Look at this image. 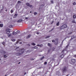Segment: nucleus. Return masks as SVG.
<instances>
[{
  "instance_id": "1",
  "label": "nucleus",
  "mask_w": 76,
  "mask_h": 76,
  "mask_svg": "<svg viewBox=\"0 0 76 76\" xmlns=\"http://www.w3.org/2000/svg\"><path fill=\"white\" fill-rule=\"evenodd\" d=\"M67 25L66 24H64L63 25H62L60 28V29L61 30L62 29H64V28H67Z\"/></svg>"
},
{
  "instance_id": "2",
  "label": "nucleus",
  "mask_w": 76,
  "mask_h": 76,
  "mask_svg": "<svg viewBox=\"0 0 76 76\" xmlns=\"http://www.w3.org/2000/svg\"><path fill=\"white\" fill-rule=\"evenodd\" d=\"M26 5H27V6H28V7H30L31 9L33 8L34 7V6H33V5H30V4H29V3H26Z\"/></svg>"
},
{
  "instance_id": "3",
  "label": "nucleus",
  "mask_w": 76,
  "mask_h": 76,
  "mask_svg": "<svg viewBox=\"0 0 76 76\" xmlns=\"http://www.w3.org/2000/svg\"><path fill=\"white\" fill-rule=\"evenodd\" d=\"M24 51L25 50L24 49H21L19 50L20 53V54H22L23 53H24Z\"/></svg>"
},
{
  "instance_id": "4",
  "label": "nucleus",
  "mask_w": 76,
  "mask_h": 76,
  "mask_svg": "<svg viewBox=\"0 0 76 76\" xmlns=\"http://www.w3.org/2000/svg\"><path fill=\"white\" fill-rule=\"evenodd\" d=\"M63 72H66V71H67V67L66 66L64 67L63 69Z\"/></svg>"
},
{
  "instance_id": "5",
  "label": "nucleus",
  "mask_w": 76,
  "mask_h": 76,
  "mask_svg": "<svg viewBox=\"0 0 76 76\" xmlns=\"http://www.w3.org/2000/svg\"><path fill=\"white\" fill-rule=\"evenodd\" d=\"M22 21H23V20H22V19H20L18 21H17V23H21V22H22Z\"/></svg>"
},
{
  "instance_id": "6",
  "label": "nucleus",
  "mask_w": 76,
  "mask_h": 76,
  "mask_svg": "<svg viewBox=\"0 0 76 76\" xmlns=\"http://www.w3.org/2000/svg\"><path fill=\"white\" fill-rule=\"evenodd\" d=\"M71 61L72 62V63H75L76 61V59H72L71 60Z\"/></svg>"
},
{
  "instance_id": "7",
  "label": "nucleus",
  "mask_w": 76,
  "mask_h": 76,
  "mask_svg": "<svg viewBox=\"0 0 76 76\" xmlns=\"http://www.w3.org/2000/svg\"><path fill=\"white\" fill-rule=\"evenodd\" d=\"M0 53H4V54H5L6 53V52L3 50H0Z\"/></svg>"
},
{
  "instance_id": "8",
  "label": "nucleus",
  "mask_w": 76,
  "mask_h": 76,
  "mask_svg": "<svg viewBox=\"0 0 76 76\" xmlns=\"http://www.w3.org/2000/svg\"><path fill=\"white\" fill-rule=\"evenodd\" d=\"M31 37V34H29L28 36L26 37V38L27 39H28V38H30Z\"/></svg>"
},
{
  "instance_id": "9",
  "label": "nucleus",
  "mask_w": 76,
  "mask_h": 76,
  "mask_svg": "<svg viewBox=\"0 0 76 76\" xmlns=\"http://www.w3.org/2000/svg\"><path fill=\"white\" fill-rule=\"evenodd\" d=\"M12 34L13 35H16V32H15V31H14L12 33Z\"/></svg>"
},
{
  "instance_id": "10",
  "label": "nucleus",
  "mask_w": 76,
  "mask_h": 76,
  "mask_svg": "<svg viewBox=\"0 0 76 76\" xmlns=\"http://www.w3.org/2000/svg\"><path fill=\"white\" fill-rule=\"evenodd\" d=\"M17 15L16 14H15L14 16H13V18H15L17 17Z\"/></svg>"
},
{
  "instance_id": "11",
  "label": "nucleus",
  "mask_w": 76,
  "mask_h": 76,
  "mask_svg": "<svg viewBox=\"0 0 76 76\" xmlns=\"http://www.w3.org/2000/svg\"><path fill=\"white\" fill-rule=\"evenodd\" d=\"M3 24H0V27H1V28H3Z\"/></svg>"
},
{
  "instance_id": "12",
  "label": "nucleus",
  "mask_w": 76,
  "mask_h": 76,
  "mask_svg": "<svg viewBox=\"0 0 76 76\" xmlns=\"http://www.w3.org/2000/svg\"><path fill=\"white\" fill-rule=\"evenodd\" d=\"M38 48L37 47L35 46L33 47V48H34V49H37V48Z\"/></svg>"
},
{
  "instance_id": "13",
  "label": "nucleus",
  "mask_w": 76,
  "mask_h": 76,
  "mask_svg": "<svg viewBox=\"0 0 76 76\" xmlns=\"http://www.w3.org/2000/svg\"><path fill=\"white\" fill-rule=\"evenodd\" d=\"M59 23H60V22H58V23H57L56 24V25H57V26H59Z\"/></svg>"
},
{
  "instance_id": "14",
  "label": "nucleus",
  "mask_w": 76,
  "mask_h": 76,
  "mask_svg": "<svg viewBox=\"0 0 76 76\" xmlns=\"http://www.w3.org/2000/svg\"><path fill=\"white\" fill-rule=\"evenodd\" d=\"M64 56V55H62L60 57L61 58H63V57Z\"/></svg>"
},
{
  "instance_id": "15",
  "label": "nucleus",
  "mask_w": 76,
  "mask_h": 76,
  "mask_svg": "<svg viewBox=\"0 0 76 76\" xmlns=\"http://www.w3.org/2000/svg\"><path fill=\"white\" fill-rule=\"evenodd\" d=\"M31 45H36V44H35L34 43H31Z\"/></svg>"
},
{
  "instance_id": "16",
  "label": "nucleus",
  "mask_w": 76,
  "mask_h": 76,
  "mask_svg": "<svg viewBox=\"0 0 76 76\" xmlns=\"http://www.w3.org/2000/svg\"><path fill=\"white\" fill-rule=\"evenodd\" d=\"M44 59V56H43L42 58H41L40 60H42V59Z\"/></svg>"
},
{
  "instance_id": "17",
  "label": "nucleus",
  "mask_w": 76,
  "mask_h": 76,
  "mask_svg": "<svg viewBox=\"0 0 76 76\" xmlns=\"http://www.w3.org/2000/svg\"><path fill=\"white\" fill-rule=\"evenodd\" d=\"M56 75H59L60 74V72H57L56 73Z\"/></svg>"
},
{
  "instance_id": "18",
  "label": "nucleus",
  "mask_w": 76,
  "mask_h": 76,
  "mask_svg": "<svg viewBox=\"0 0 76 76\" xmlns=\"http://www.w3.org/2000/svg\"><path fill=\"white\" fill-rule=\"evenodd\" d=\"M19 31H18L16 32H15V33H16V34H18V33H19Z\"/></svg>"
},
{
  "instance_id": "19",
  "label": "nucleus",
  "mask_w": 76,
  "mask_h": 76,
  "mask_svg": "<svg viewBox=\"0 0 76 76\" xmlns=\"http://www.w3.org/2000/svg\"><path fill=\"white\" fill-rule=\"evenodd\" d=\"M76 16L75 15H74L73 16V19H75V18H76Z\"/></svg>"
},
{
  "instance_id": "20",
  "label": "nucleus",
  "mask_w": 76,
  "mask_h": 76,
  "mask_svg": "<svg viewBox=\"0 0 76 76\" xmlns=\"http://www.w3.org/2000/svg\"><path fill=\"white\" fill-rule=\"evenodd\" d=\"M11 35H12V34H8V37H10Z\"/></svg>"
},
{
  "instance_id": "21",
  "label": "nucleus",
  "mask_w": 76,
  "mask_h": 76,
  "mask_svg": "<svg viewBox=\"0 0 76 76\" xmlns=\"http://www.w3.org/2000/svg\"><path fill=\"white\" fill-rule=\"evenodd\" d=\"M6 31L7 32H9L10 31H9V29H7L6 30Z\"/></svg>"
},
{
  "instance_id": "22",
  "label": "nucleus",
  "mask_w": 76,
  "mask_h": 76,
  "mask_svg": "<svg viewBox=\"0 0 76 76\" xmlns=\"http://www.w3.org/2000/svg\"><path fill=\"white\" fill-rule=\"evenodd\" d=\"M34 15H37V13L36 12H35L34 13Z\"/></svg>"
},
{
  "instance_id": "23",
  "label": "nucleus",
  "mask_w": 76,
  "mask_h": 76,
  "mask_svg": "<svg viewBox=\"0 0 76 76\" xmlns=\"http://www.w3.org/2000/svg\"><path fill=\"white\" fill-rule=\"evenodd\" d=\"M73 4V5H76V3L75 2H74L73 4Z\"/></svg>"
},
{
  "instance_id": "24",
  "label": "nucleus",
  "mask_w": 76,
  "mask_h": 76,
  "mask_svg": "<svg viewBox=\"0 0 76 76\" xmlns=\"http://www.w3.org/2000/svg\"><path fill=\"white\" fill-rule=\"evenodd\" d=\"M75 38V37H73V36H72V37H71V39H73V38Z\"/></svg>"
},
{
  "instance_id": "25",
  "label": "nucleus",
  "mask_w": 76,
  "mask_h": 76,
  "mask_svg": "<svg viewBox=\"0 0 76 76\" xmlns=\"http://www.w3.org/2000/svg\"><path fill=\"white\" fill-rule=\"evenodd\" d=\"M26 51L27 53H29V52H31V51H29V50H27Z\"/></svg>"
},
{
  "instance_id": "26",
  "label": "nucleus",
  "mask_w": 76,
  "mask_h": 76,
  "mask_svg": "<svg viewBox=\"0 0 76 76\" xmlns=\"http://www.w3.org/2000/svg\"><path fill=\"white\" fill-rule=\"evenodd\" d=\"M9 28H12V25H10L9 26Z\"/></svg>"
},
{
  "instance_id": "27",
  "label": "nucleus",
  "mask_w": 76,
  "mask_h": 76,
  "mask_svg": "<svg viewBox=\"0 0 76 76\" xmlns=\"http://www.w3.org/2000/svg\"><path fill=\"white\" fill-rule=\"evenodd\" d=\"M68 47H69V45H67L66 48H65V49H67V48Z\"/></svg>"
},
{
  "instance_id": "28",
  "label": "nucleus",
  "mask_w": 76,
  "mask_h": 76,
  "mask_svg": "<svg viewBox=\"0 0 76 76\" xmlns=\"http://www.w3.org/2000/svg\"><path fill=\"white\" fill-rule=\"evenodd\" d=\"M21 3V1H18V4H19V3Z\"/></svg>"
},
{
  "instance_id": "29",
  "label": "nucleus",
  "mask_w": 76,
  "mask_h": 76,
  "mask_svg": "<svg viewBox=\"0 0 76 76\" xmlns=\"http://www.w3.org/2000/svg\"><path fill=\"white\" fill-rule=\"evenodd\" d=\"M72 23H75V20H74L72 21Z\"/></svg>"
},
{
  "instance_id": "30",
  "label": "nucleus",
  "mask_w": 76,
  "mask_h": 76,
  "mask_svg": "<svg viewBox=\"0 0 76 76\" xmlns=\"http://www.w3.org/2000/svg\"><path fill=\"white\" fill-rule=\"evenodd\" d=\"M7 57V56H6V55H4V58H6V57Z\"/></svg>"
},
{
  "instance_id": "31",
  "label": "nucleus",
  "mask_w": 76,
  "mask_h": 76,
  "mask_svg": "<svg viewBox=\"0 0 76 76\" xmlns=\"http://www.w3.org/2000/svg\"><path fill=\"white\" fill-rule=\"evenodd\" d=\"M40 47H43V45H40Z\"/></svg>"
},
{
  "instance_id": "32",
  "label": "nucleus",
  "mask_w": 76,
  "mask_h": 76,
  "mask_svg": "<svg viewBox=\"0 0 76 76\" xmlns=\"http://www.w3.org/2000/svg\"><path fill=\"white\" fill-rule=\"evenodd\" d=\"M10 31H7L6 32V33H7V34H9V33H10Z\"/></svg>"
},
{
  "instance_id": "33",
  "label": "nucleus",
  "mask_w": 76,
  "mask_h": 76,
  "mask_svg": "<svg viewBox=\"0 0 76 76\" xmlns=\"http://www.w3.org/2000/svg\"><path fill=\"white\" fill-rule=\"evenodd\" d=\"M48 46H50V45H51V44L50 43H48Z\"/></svg>"
},
{
  "instance_id": "34",
  "label": "nucleus",
  "mask_w": 76,
  "mask_h": 76,
  "mask_svg": "<svg viewBox=\"0 0 76 76\" xmlns=\"http://www.w3.org/2000/svg\"><path fill=\"white\" fill-rule=\"evenodd\" d=\"M11 13H13V10H11Z\"/></svg>"
},
{
  "instance_id": "35",
  "label": "nucleus",
  "mask_w": 76,
  "mask_h": 76,
  "mask_svg": "<svg viewBox=\"0 0 76 76\" xmlns=\"http://www.w3.org/2000/svg\"><path fill=\"white\" fill-rule=\"evenodd\" d=\"M52 42H55V40H52Z\"/></svg>"
},
{
  "instance_id": "36",
  "label": "nucleus",
  "mask_w": 76,
  "mask_h": 76,
  "mask_svg": "<svg viewBox=\"0 0 76 76\" xmlns=\"http://www.w3.org/2000/svg\"><path fill=\"white\" fill-rule=\"evenodd\" d=\"M58 39H56V40L57 42H58Z\"/></svg>"
},
{
  "instance_id": "37",
  "label": "nucleus",
  "mask_w": 76,
  "mask_h": 76,
  "mask_svg": "<svg viewBox=\"0 0 76 76\" xmlns=\"http://www.w3.org/2000/svg\"><path fill=\"white\" fill-rule=\"evenodd\" d=\"M47 62H45L44 63V64L46 65V64H47Z\"/></svg>"
},
{
  "instance_id": "38",
  "label": "nucleus",
  "mask_w": 76,
  "mask_h": 76,
  "mask_svg": "<svg viewBox=\"0 0 76 76\" xmlns=\"http://www.w3.org/2000/svg\"><path fill=\"white\" fill-rule=\"evenodd\" d=\"M51 1V3H53V1Z\"/></svg>"
},
{
  "instance_id": "39",
  "label": "nucleus",
  "mask_w": 76,
  "mask_h": 76,
  "mask_svg": "<svg viewBox=\"0 0 76 76\" xmlns=\"http://www.w3.org/2000/svg\"><path fill=\"white\" fill-rule=\"evenodd\" d=\"M53 29H54V28H53V29H51V30L50 31V32H51V31H53Z\"/></svg>"
},
{
  "instance_id": "40",
  "label": "nucleus",
  "mask_w": 76,
  "mask_h": 76,
  "mask_svg": "<svg viewBox=\"0 0 76 76\" xmlns=\"http://www.w3.org/2000/svg\"><path fill=\"white\" fill-rule=\"evenodd\" d=\"M53 29H54V28H53V29H51V30L50 31V32H51V31H53Z\"/></svg>"
},
{
  "instance_id": "41",
  "label": "nucleus",
  "mask_w": 76,
  "mask_h": 76,
  "mask_svg": "<svg viewBox=\"0 0 76 76\" xmlns=\"http://www.w3.org/2000/svg\"><path fill=\"white\" fill-rule=\"evenodd\" d=\"M37 47H40V45H37Z\"/></svg>"
},
{
  "instance_id": "42",
  "label": "nucleus",
  "mask_w": 76,
  "mask_h": 76,
  "mask_svg": "<svg viewBox=\"0 0 76 76\" xmlns=\"http://www.w3.org/2000/svg\"><path fill=\"white\" fill-rule=\"evenodd\" d=\"M73 57H76V55H74Z\"/></svg>"
},
{
  "instance_id": "43",
  "label": "nucleus",
  "mask_w": 76,
  "mask_h": 76,
  "mask_svg": "<svg viewBox=\"0 0 76 76\" xmlns=\"http://www.w3.org/2000/svg\"><path fill=\"white\" fill-rule=\"evenodd\" d=\"M37 34V35H39V32H37L36 33Z\"/></svg>"
},
{
  "instance_id": "44",
  "label": "nucleus",
  "mask_w": 76,
  "mask_h": 76,
  "mask_svg": "<svg viewBox=\"0 0 76 76\" xmlns=\"http://www.w3.org/2000/svg\"><path fill=\"white\" fill-rule=\"evenodd\" d=\"M2 44L3 45H4V42H3L2 43Z\"/></svg>"
},
{
  "instance_id": "45",
  "label": "nucleus",
  "mask_w": 76,
  "mask_h": 76,
  "mask_svg": "<svg viewBox=\"0 0 76 76\" xmlns=\"http://www.w3.org/2000/svg\"><path fill=\"white\" fill-rule=\"evenodd\" d=\"M50 38V36H48L46 37V38Z\"/></svg>"
},
{
  "instance_id": "46",
  "label": "nucleus",
  "mask_w": 76,
  "mask_h": 76,
  "mask_svg": "<svg viewBox=\"0 0 76 76\" xmlns=\"http://www.w3.org/2000/svg\"><path fill=\"white\" fill-rule=\"evenodd\" d=\"M12 41H15V40L14 39H12Z\"/></svg>"
},
{
  "instance_id": "47",
  "label": "nucleus",
  "mask_w": 76,
  "mask_h": 76,
  "mask_svg": "<svg viewBox=\"0 0 76 76\" xmlns=\"http://www.w3.org/2000/svg\"><path fill=\"white\" fill-rule=\"evenodd\" d=\"M26 19H28V18H27V17H26L25 18Z\"/></svg>"
},
{
  "instance_id": "48",
  "label": "nucleus",
  "mask_w": 76,
  "mask_h": 76,
  "mask_svg": "<svg viewBox=\"0 0 76 76\" xmlns=\"http://www.w3.org/2000/svg\"><path fill=\"white\" fill-rule=\"evenodd\" d=\"M72 34V32L69 33V34L70 35V34Z\"/></svg>"
},
{
  "instance_id": "49",
  "label": "nucleus",
  "mask_w": 76,
  "mask_h": 76,
  "mask_svg": "<svg viewBox=\"0 0 76 76\" xmlns=\"http://www.w3.org/2000/svg\"><path fill=\"white\" fill-rule=\"evenodd\" d=\"M53 22H54V21H53L52 22L51 24H52V23H53Z\"/></svg>"
},
{
  "instance_id": "50",
  "label": "nucleus",
  "mask_w": 76,
  "mask_h": 76,
  "mask_svg": "<svg viewBox=\"0 0 76 76\" xmlns=\"http://www.w3.org/2000/svg\"><path fill=\"white\" fill-rule=\"evenodd\" d=\"M27 45L28 46H30V45H29V44H28Z\"/></svg>"
},
{
  "instance_id": "51",
  "label": "nucleus",
  "mask_w": 76,
  "mask_h": 76,
  "mask_svg": "<svg viewBox=\"0 0 76 76\" xmlns=\"http://www.w3.org/2000/svg\"><path fill=\"white\" fill-rule=\"evenodd\" d=\"M18 48H19V47H17L16 48V49H18Z\"/></svg>"
},
{
  "instance_id": "52",
  "label": "nucleus",
  "mask_w": 76,
  "mask_h": 76,
  "mask_svg": "<svg viewBox=\"0 0 76 76\" xmlns=\"http://www.w3.org/2000/svg\"><path fill=\"white\" fill-rule=\"evenodd\" d=\"M64 51V50H63L62 51V52H63Z\"/></svg>"
},
{
  "instance_id": "53",
  "label": "nucleus",
  "mask_w": 76,
  "mask_h": 76,
  "mask_svg": "<svg viewBox=\"0 0 76 76\" xmlns=\"http://www.w3.org/2000/svg\"><path fill=\"white\" fill-rule=\"evenodd\" d=\"M20 62H19V63L18 64H20Z\"/></svg>"
},
{
  "instance_id": "54",
  "label": "nucleus",
  "mask_w": 76,
  "mask_h": 76,
  "mask_svg": "<svg viewBox=\"0 0 76 76\" xmlns=\"http://www.w3.org/2000/svg\"><path fill=\"white\" fill-rule=\"evenodd\" d=\"M26 74V73L25 74H24L25 75Z\"/></svg>"
},
{
  "instance_id": "55",
  "label": "nucleus",
  "mask_w": 76,
  "mask_h": 76,
  "mask_svg": "<svg viewBox=\"0 0 76 76\" xmlns=\"http://www.w3.org/2000/svg\"><path fill=\"white\" fill-rule=\"evenodd\" d=\"M6 12H7V10H6Z\"/></svg>"
},
{
  "instance_id": "56",
  "label": "nucleus",
  "mask_w": 76,
  "mask_h": 76,
  "mask_svg": "<svg viewBox=\"0 0 76 76\" xmlns=\"http://www.w3.org/2000/svg\"><path fill=\"white\" fill-rule=\"evenodd\" d=\"M30 13H32V12L30 11Z\"/></svg>"
},
{
  "instance_id": "57",
  "label": "nucleus",
  "mask_w": 76,
  "mask_h": 76,
  "mask_svg": "<svg viewBox=\"0 0 76 76\" xmlns=\"http://www.w3.org/2000/svg\"><path fill=\"white\" fill-rule=\"evenodd\" d=\"M7 76V75H5V76Z\"/></svg>"
},
{
  "instance_id": "58",
  "label": "nucleus",
  "mask_w": 76,
  "mask_h": 76,
  "mask_svg": "<svg viewBox=\"0 0 76 76\" xmlns=\"http://www.w3.org/2000/svg\"><path fill=\"white\" fill-rule=\"evenodd\" d=\"M21 0V1H23V0Z\"/></svg>"
},
{
  "instance_id": "59",
  "label": "nucleus",
  "mask_w": 76,
  "mask_h": 76,
  "mask_svg": "<svg viewBox=\"0 0 76 76\" xmlns=\"http://www.w3.org/2000/svg\"><path fill=\"white\" fill-rule=\"evenodd\" d=\"M69 76V75H66V76Z\"/></svg>"
},
{
  "instance_id": "60",
  "label": "nucleus",
  "mask_w": 76,
  "mask_h": 76,
  "mask_svg": "<svg viewBox=\"0 0 76 76\" xmlns=\"http://www.w3.org/2000/svg\"><path fill=\"white\" fill-rule=\"evenodd\" d=\"M0 23H1V21H0Z\"/></svg>"
},
{
  "instance_id": "61",
  "label": "nucleus",
  "mask_w": 76,
  "mask_h": 76,
  "mask_svg": "<svg viewBox=\"0 0 76 76\" xmlns=\"http://www.w3.org/2000/svg\"><path fill=\"white\" fill-rule=\"evenodd\" d=\"M20 44H22V43H20Z\"/></svg>"
},
{
  "instance_id": "62",
  "label": "nucleus",
  "mask_w": 76,
  "mask_h": 76,
  "mask_svg": "<svg viewBox=\"0 0 76 76\" xmlns=\"http://www.w3.org/2000/svg\"><path fill=\"white\" fill-rule=\"evenodd\" d=\"M41 56V55H39V56Z\"/></svg>"
},
{
  "instance_id": "63",
  "label": "nucleus",
  "mask_w": 76,
  "mask_h": 76,
  "mask_svg": "<svg viewBox=\"0 0 76 76\" xmlns=\"http://www.w3.org/2000/svg\"><path fill=\"white\" fill-rule=\"evenodd\" d=\"M3 38L2 37V38Z\"/></svg>"
},
{
  "instance_id": "64",
  "label": "nucleus",
  "mask_w": 76,
  "mask_h": 76,
  "mask_svg": "<svg viewBox=\"0 0 76 76\" xmlns=\"http://www.w3.org/2000/svg\"><path fill=\"white\" fill-rule=\"evenodd\" d=\"M63 42V41H62V42Z\"/></svg>"
}]
</instances>
